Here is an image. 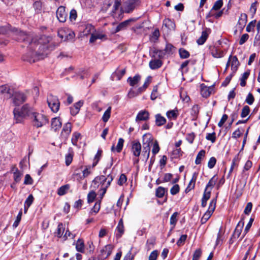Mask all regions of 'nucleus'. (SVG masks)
I'll list each match as a JSON object with an SVG mask.
<instances>
[{"label": "nucleus", "instance_id": "obj_17", "mask_svg": "<svg viewBox=\"0 0 260 260\" xmlns=\"http://www.w3.org/2000/svg\"><path fill=\"white\" fill-rule=\"evenodd\" d=\"M124 233V228L122 219H120L118 222V225L115 230V237L116 239H119Z\"/></svg>", "mask_w": 260, "mask_h": 260}, {"label": "nucleus", "instance_id": "obj_47", "mask_svg": "<svg viewBox=\"0 0 260 260\" xmlns=\"http://www.w3.org/2000/svg\"><path fill=\"white\" fill-rule=\"evenodd\" d=\"M253 221H254V218L252 217H251L249 219L248 223L247 224L246 227L245 228L243 235H242V237L240 238V240H242V239L244 237V236L248 232L250 228L251 227V225L252 224Z\"/></svg>", "mask_w": 260, "mask_h": 260}, {"label": "nucleus", "instance_id": "obj_48", "mask_svg": "<svg viewBox=\"0 0 260 260\" xmlns=\"http://www.w3.org/2000/svg\"><path fill=\"white\" fill-rule=\"evenodd\" d=\"M166 115L169 119H176L178 116V113L177 110H173L168 111L167 112Z\"/></svg>", "mask_w": 260, "mask_h": 260}, {"label": "nucleus", "instance_id": "obj_32", "mask_svg": "<svg viewBox=\"0 0 260 260\" xmlns=\"http://www.w3.org/2000/svg\"><path fill=\"white\" fill-rule=\"evenodd\" d=\"M95 31V27L90 24H87L85 26V28L83 30L84 36H88Z\"/></svg>", "mask_w": 260, "mask_h": 260}, {"label": "nucleus", "instance_id": "obj_56", "mask_svg": "<svg viewBox=\"0 0 260 260\" xmlns=\"http://www.w3.org/2000/svg\"><path fill=\"white\" fill-rule=\"evenodd\" d=\"M178 214L179 213L177 212H175L171 215L170 217V224L173 225V228H174L177 223V217L178 215Z\"/></svg>", "mask_w": 260, "mask_h": 260}, {"label": "nucleus", "instance_id": "obj_3", "mask_svg": "<svg viewBox=\"0 0 260 260\" xmlns=\"http://www.w3.org/2000/svg\"><path fill=\"white\" fill-rule=\"evenodd\" d=\"M141 3V0H129L125 3L123 7L120 8V14L119 15V17L120 15L124 13H131L136 8L139 6Z\"/></svg>", "mask_w": 260, "mask_h": 260}, {"label": "nucleus", "instance_id": "obj_62", "mask_svg": "<svg viewBox=\"0 0 260 260\" xmlns=\"http://www.w3.org/2000/svg\"><path fill=\"white\" fill-rule=\"evenodd\" d=\"M34 200L33 196L31 194H29L25 201L24 206H27V208H29L32 204Z\"/></svg>", "mask_w": 260, "mask_h": 260}, {"label": "nucleus", "instance_id": "obj_19", "mask_svg": "<svg viewBox=\"0 0 260 260\" xmlns=\"http://www.w3.org/2000/svg\"><path fill=\"white\" fill-rule=\"evenodd\" d=\"M83 105V101L81 100L75 103L73 106L70 107L71 114L73 116H75L77 114Z\"/></svg>", "mask_w": 260, "mask_h": 260}, {"label": "nucleus", "instance_id": "obj_42", "mask_svg": "<svg viewBox=\"0 0 260 260\" xmlns=\"http://www.w3.org/2000/svg\"><path fill=\"white\" fill-rule=\"evenodd\" d=\"M205 154L206 151L205 150H201L198 152L195 160V164L196 165L201 164L202 159L205 156Z\"/></svg>", "mask_w": 260, "mask_h": 260}, {"label": "nucleus", "instance_id": "obj_28", "mask_svg": "<svg viewBox=\"0 0 260 260\" xmlns=\"http://www.w3.org/2000/svg\"><path fill=\"white\" fill-rule=\"evenodd\" d=\"M141 76L137 74L133 77H129L128 78L127 81L131 86H134L136 85L140 81Z\"/></svg>", "mask_w": 260, "mask_h": 260}, {"label": "nucleus", "instance_id": "obj_46", "mask_svg": "<svg viewBox=\"0 0 260 260\" xmlns=\"http://www.w3.org/2000/svg\"><path fill=\"white\" fill-rule=\"evenodd\" d=\"M103 153V151L102 149H99L96 152V154H95L94 158V161L92 164V168L94 167L99 162V160H100L102 154Z\"/></svg>", "mask_w": 260, "mask_h": 260}, {"label": "nucleus", "instance_id": "obj_37", "mask_svg": "<svg viewBox=\"0 0 260 260\" xmlns=\"http://www.w3.org/2000/svg\"><path fill=\"white\" fill-rule=\"evenodd\" d=\"M151 80H152L151 76H148L147 77V78L146 79L145 81L144 84L143 85V86L141 87H140L138 88V92L139 93H142L144 91H145L146 89H147V88L148 87L150 83L151 82Z\"/></svg>", "mask_w": 260, "mask_h": 260}, {"label": "nucleus", "instance_id": "obj_10", "mask_svg": "<svg viewBox=\"0 0 260 260\" xmlns=\"http://www.w3.org/2000/svg\"><path fill=\"white\" fill-rule=\"evenodd\" d=\"M56 17L60 22H65L68 18V13L66 11V7L61 6L58 8L56 12Z\"/></svg>", "mask_w": 260, "mask_h": 260}, {"label": "nucleus", "instance_id": "obj_26", "mask_svg": "<svg viewBox=\"0 0 260 260\" xmlns=\"http://www.w3.org/2000/svg\"><path fill=\"white\" fill-rule=\"evenodd\" d=\"M143 146H150L153 142V138L150 134H146L143 136L142 140Z\"/></svg>", "mask_w": 260, "mask_h": 260}, {"label": "nucleus", "instance_id": "obj_7", "mask_svg": "<svg viewBox=\"0 0 260 260\" xmlns=\"http://www.w3.org/2000/svg\"><path fill=\"white\" fill-rule=\"evenodd\" d=\"M47 103L51 111L57 112L60 107V103L57 96L50 94L47 97Z\"/></svg>", "mask_w": 260, "mask_h": 260}, {"label": "nucleus", "instance_id": "obj_9", "mask_svg": "<svg viewBox=\"0 0 260 260\" xmlns=\"http://www.w3.org/2000/svg\"><path fill=\"white\" fill-rule=\"evenodd\" d=\"M12 32L16 36L15 39L20 42H26L29 40V36L24 31L17 28L14 27L12 29Z\"/></svg>", "mask_w": 260, "mask_h": 260}, {"label": "nucleus", "instance_id": "obj_38", "mask_svg": "<svg viewBox=\"0 0 260 260\" xmlns=\"http://www.w3.org/2000/svg\"><path fill=\"white\" fill-rule=\"evenodd\" d=\"M121 6L120 0H115L114 5L113 6V9L111 11V15L113 17H117L116 11L119 9Z\"/></svg>", "mask_w": 260, "mask_h": 260}, {"label": "nucleus", "instance_id": "obj_51", "mask_svg": "<svg viewBox=\"0 0 260 260\" xmlns=\"http://www.w3.org/2000/svg\"><path fill=\"white\" fill-rule=\"evenodd\" d=\"M150 151V146H143L142 151V156L147 160L149 157Z\"/></svg>", "mask_w": 260, "mask_h": 260}, {"label": "nucleus", "instance_id": "obj_33", "mask_svg": "<svg viewBox=\"0 0 260 260\" xmlns=\"http://www.w3.org/2000/svg\"><path fill=\"white\" fill-rule=\"evenodd\" d=\"M250 70H247L245 72H244L242 75L241 78H240V85L242 87H245L246 85V80L248 79L250 75Z\"/></svg>", "mask_w": 260, "mask_h": 260}, {"label": "nucleus", "instance_id": "obj_60", "mask_svg": "<svg viewBox=\"0 0 260 260\" xmlns=\"http://www.w3.org/2000/svg\"><path fill=\"white\" fill-rule=\"evenodd\" d=\"M254 102V97L253 94L249 92L245 99V102L249 105H251Z\"/></svg>", "mask_w": 260, "mask_h": 260}, {"label": "nucleus", "instance_id": "obj_53", "mask_svg": "<svg viewBox=\"0 0 260 260\" xmlns=\"http://www.w3.org/2000/svg\"><path fill=\"white\" fill-rule=\"evenodd\" d=\"M250 112V109L249 107L247 105L244 106L241 110V117L242 118L246 117L249 114Z\"/></svg>", "mask_w": 260, "mask_h": 260}, {"label": "nucleus", "instance_id": "obj_39", "mask_svg": "<svg viewBox=\"0 0 260 260\" xmlns=\"http://www.w3.org/2000/svg\"><path fill=\"white\" fill-rule=\"evenodd\" d=\"M211 196V190H209V191H204L203 196L202 198V203L201 206L202 207L204 208L207 205V202L210 199Z\"/></svg>", "mask_w": 260, "mask_h": 260}, {"label": "nucleus", "instance_id": "obj_13", "mask_svg": "<svg viewBox=\"0 0 260 260\" xmlns=\"http://www.w3.org/2000/svg\"><path fill=\"white\" fill-rule=\"evenodd\" d=\"M247 21V15L245 13H242L240 15L239 19L238 20L237 26L238 28L239 29L240 32H241Z\"/></svg>", "mask_w": 260, "mask_h": 260}, {"label": "nucleus", "instance_id": "obj_61", "mask_svg": "<svg viewBox=\"0 0 260 260\" xmlns=\"http://www.w3.org/2000/svg\"><path fill=\"white\" fill-rule=\"evenodd\" d=\"M206 139L207 140L210 141L212 143H214L216 141V134L215 132L212 133H207L206 136Z\"/></svg>", "mask_w": 260, "mask_h": 260}, {"label": "nucleus", "instance_id": "obj_21", "mask_svg": "<svg viewBox=\"0 0 260 260\" xmlns=\"http://www.w3.org/2000/svg\"><path fill=\"white\" fill-rule=\"evenodd\" d=\"M218 180V177L216 175H214L209 181L207 184L204 191H209L212 190V188L215 185Z\"/></svg>", "mask_w": 260, "mask_h": 260}, {"label": "nucleus", "instance_id": "obj_57", "mask_svg": "<svg viewBox=\"0 0 260 260\" xmlns=\"http://www.w3.org/2000/svg\"><path fill=\"white\" fill-rule=\"evenodd\" d=\"M64 230V229L63 228L62 223H59L57 226V232L56 233V236L60 238L63 235Z\"/></svg>", "mask_w": 260, "mask_h": 260}, {"label": "nucleus", "instance_id": "obj_1", "mask_svg": "<svg viewBox=\"0 0 260 260\" xmlns=\"http://www.w3.org/2000/svg\"><path fill=\"white\" fill-rule=\"evenodd\" d=\"M34 112L32 108L27 104L24 105L21 108H15L13 110L15 122H22L26 117L31 116Z\"/></svg>", "mask_w": 260, "mask_h": 260}, {"label": "nucleus", "instance_id": "obj_23", "mask_svg": "<svg viewBox=\"0 0 260 260\" xmlns=\"http://www.w3.org/2000/svg\"><path fill=\"white\" fill-rule=\"evenodd\" d=\"M125 69H123L121 70H119L118 69H117L116 71L112 74L111 78L113 80H114L115 78H116V80L119 81L121 80L122 77L125 75Z\"/></svg>", "mask_w": 260, "mask_h": 260}, {"label": "nucleus", "instance_id": "obj_2", "mask_svg": "<svg viewBox=\"0 0 260 260\" xmlns=\"http://www.w3.org/2000/svg\"><path fill=\"white\" fill-rule=\"evenodd\" d=\"M31 119L32 125L37 128L41 127L49 122V119L46 115L36 112L32 113Z\"/></svg>", "mask_w": 260, "mask_h": 260}, {"label": "nucleus", "instance_id": "obj_22", "mask_svg": "<svg viewBox=\"0 0 260 260\" xmlns=\"http://www.w3.org/2000/svg\"><path fill=\"white\" fill-rule=\"evenodd\" d=\"M12 171L13 172L14 181L15 183H19L21 181V177L23 175L22 173H21L15 166H14L12 168Z\"/></svg>", "mask_w": 260, "mask_h": 260}, {"label": "nucleus", "instance_id": "obj_41", "mask_svg": "<svg viewBox=\"0 0 260 260\" xmlns=\"http://www.w3.org/2000/svg\"><path fill=\"white\" fill-rule=\"evenodd\" d=\"M70 185L69 184L62 185L57 190V194L59 196H63L67 193L68 190L70 189Z\"/></svg>", "mask_w": 260, "mask_h": 260}, {"label": "nucleus", "instance_id": "obj_11", "mask_svg": "<svg viewBox=\"0 0 260 260\" xmlns=\"http://www.w3.org/2000/svg\"><path fill=\"white\" fill-rule=\"evenodd\" d=\"M142 151L141 144L138 140L132 142L131 151L136 157H139Z\"/></svg>", "mask_w": 260, "mask_h": 260}, {"label": "nucleus", "instance_id": "obj_63", "mask_svg": "<svg viewBox=\"0 0 260 260\" xmlns=\"http://www.w3.org/2000/svg\"><path fill=\"white\" fill-rule=\"evenodd\" d=\"M77 17V13L75 9H72L70 12L69 19L71 21H74Z\"/></svg>", "mask_w": 260, "mask_h": 260}, {"label": "nucleus", "instance_id": "obj_15", "mask_svg": "<svg viewBox=\"0 0 260 260\" xmlns=\"http://www.w3.org/2000/svg\"><path fill=\"white\" fill-rule=\"evenodd\" d=\"M198 172H194L192 174V178L189 181L187 187L185 189V192L188 193L191 190L193 189L195 187L196 182L198 176Z\"/></svg>", "mask_w": 260, "mask_h": 260}, {"label": "nucleus", "instance_id": "obj_14", "mask_svg": "<svg viewBox=\"0 0 260 260\" xmlns=\"http://www.w3.org/2000/svg\"><path fill=\"white\" fill-rule=\"evenodd\" d=\"M136 20V18H131L120 23L116 27L115 33L126 29L131 22H135Z\"/></svg>", "mask_w": 260, "mask_h": 260}, {"label": "nucleus", "instance_id": "obj_18", "mask_svg": "<svg viewBox=\"0 0 260 260\" xmlns=\"http://www.w3.org/2000/svg\"><path fill=\"white\" fill-rule=\"evenodd\" d=\"M113 246L111 244H108L104 246L101 250V255L103 258H107L112 253Z\"/></svg>", "mask_w": 260, "mask_h": 260}, {"label": "nucleus", "instance_id": "obj_43", "mask_svg": "<svg viewBox=\"0 0 260 260\" xmlns=\"http://www.w3.org/2000/svg\"><path fill=\"white\" fill-rule=\"evenodd\" d=\"M211 93V89L210 87L204 86L201 88V94L204 98H208Z\"/></svg>", "mask_w": 260, "mask_h": 260}, {"label": "nucleus", "instance_id": "obj_5", "mask_svg": "<svg viewBox=\"0 0 260 260\" xmlns=\"http://www.w3.org/2000/svg\"><path fill=\"white\" fill-rule=\"evenodd\" d=\"M58 36L62 40L66 41L72 40L75 38V34L69 28H62L58 30Z\"/></svg>", "mask_w": 260, "mask_h": 260}, {"label": "nucleus", "instance_id": "obj_36", "mask_svg": "<svg viewBox=\"0 0 260 260\" xmlns=\"http://www.w3.org/2000/svg\"><path fill=\"white\" fill-rule=\"evenodd\" d=\"M72 124L70 122H67L66 123L62 130V135H65L66 137H68L72 131Z\"/></svg>", "mask_w": 260, "mask_h": 260}, {"label": "nucleus", "instance_id": "obj_49", "mask_svg": "<svg viewBox=\"0 0 260 260\" xmlns=\"http://www.w3.org/2000/svg\"><path fill=\"white\" fill-rule=\"evenodd\" d=\"M179 54L180 57L182 59H186L189 57V52L184 48L179 49Z\"/></svg>", "mask_w": 260, "mask_h": 260}, {"label": "nucleus", "instance_id": "obj_25", "mask_svg": "<svg viewBox=\"0 0 260 260\" xmlns=\"http://www.w3.org/2000/svg\"><path fill=\"white\" fill-rule=\"evenodd\" d=\"M61 126V122L58 117H55L51 119V128L54 131L58 130Z\"/></svg>", "mask_w": 260, "mask_h": 260}, {"label": "nucleus", "instance_id": "obj_27", "mask_svg": "<svg viewBox=\"0 0 260 260\" xmlns=\"http://www.w3.org/2000/svg\"><path fill=\"white\" fill-rule=\"evenodd\" d=\"M162 62L159 59H153L150 61L149 66L152 70H156L160 68Z\"/></svg>", "mask_w": 260, "mask_h": 260}, {"label": "nucleus", "instance_id": "obj_54", "mask_svg": "<svg viewBox=\"0 0 260 260\" xmlns=\"http://www.w3.org/2000/svg\"><path fill=\"white\" fill-rule=\"evenodd\" d=\"M35 53L34 52H30V55L27 56V55H24L22 56V59L24 61H27L29 62H34L35 61L34 58Z\"/></svg>", "mask_w": 260, "mask_h": 260}, {"label": "nucleus", "instance_id": "obj_35", "mask_svg": "<svg viewBox=\"0 0 260 260\" xmlns=\"http://www.w3.org/2000/svg\"><path fill=\"white\" fill-rule=\"evenodd\" d=\"M163 26H165L170 30L174 29L175 28V24L174 22L169 18H166L164 20Z\"/></svg>", "mask_w": 260, "mask_h": 260}, {"label": "nucleus", "instance_id": "obj_58", "mask_svg": "<svg viewBox=\"0 0 260 260\" xmlns=\"http://www.w3.org/2000/svg\"><path fill=\"white\" fill-rule=\"evenodd\" d=\"M124 142V140L122 138H119L118 139V143L116 147V151L118 153H119L121 151L123 146Z\"/></svg>", "mask_w": 260, "mask_h": 260}, {"label": "nucleus", "instance_id": "obj_64", "mask_svg": "<svg viewBox=\"0 0 260 260\" xmlns=\"http://www.w3.org/2000/svg\"><path fill=\"white\" fill-rule=\"evenodd\" d=\"M202 255V250L201 249H198L193 253L192 260H199Z\"/></svg>", "mask_w": 260, "mask_h": 260}, {"label": "nucleus", "instance_id": "obj_59", "mask_svg": "<svg viewBox=\"0 0 260 260\" xmlns=\"http://www.w3.org/2000/svg\"><path fill=\"white\" fill-rule=\"evenodd\" d=\"M160 148L158 145V143L157 141H155L153 145V147L152 149V153L153 155V156H155V155L158 153L159 151Z\"/></svg>", "mask_w": 260, "mask_h": 260}, {"label": "nucleus", "instance_id": "obj_34", "mask_svg": "<svg viewBox=\"0 0 260 260\" xmlns=\"http://www.w3.org/2000/svg\"><path fill=\"white\" fill-rule=\"evenodd\" d=\"M155 124L157 126H161L166 123V119L162 116L160 114H157L155 116Z\"/></svg>", "mask_w": 260, "mask_h": 260}, {"label": "nucleus", "instance_id": "obj_8", "mask_svg": "<svg viewBox=\"0 0 260 260\" xmlns=\"http://www.w3.org/2000/svg\"><path fill=\"white\" fill-rule=\"evenodd\" d=\"M244 224V221L243 219H241L237 224L234 232L230 240V243L232 244L235 240L237 239L240 236L243 226Z\"/></svg>", "mask_w": 260, "mask_h": 260}, {"label": "nucleus", "instance_id": "obj_40", "mask_svg": "<svg viewBox=\"0 0 260 260\" xmlns=\"http://www.w3.org/2000/svg\"><path fill=\"white\" fill-rule=\"evenodd\" d=\"M76 250L80 252H84V243L83 239H79L76 244Z\"/></svg>", "mask_w": 260, "mask_h": 260}, {"label": "nucleus", "instance_id": "obj_30", "mask_svg": "<svg viewBox=\"0 0 260 260\" xmlns=\"http://www.w3.org/2000/svg\"><path fill=\"white\" fill-rule=\"evenodd\" d=\"M231 69L232 70L235 72L238 70L239 66H240V62L238 59V58L236 56H233L232 55V58H231Z\"/></svg>", "mask_w": 260, "mask_h": 260}, {"label": "nucleus", "instance_id": "obj_4", "mask_svg": "<svg viewBox=\"0 0 260 260\" xmlns=\"http://www.w3.org/2000/svg\"><path fill=\"white\" fill-rule=\"evenodd\" d=\"M113 180V177L111 174H109L107 177L104 175H101L96 177L92 181V183L94 187H98L100 185H101V188H104L110 180V184Z\"/></svg>", "mask_w": 260, "mask_h": 260}, {"label": "nucleus", "instance_id": "obj_29", "mask_svg": "<svg viewBox=\"0 0 260 260\" xmlns=\"http://www.w3.org/2000/svg\"><path fill=\"white\" fill-rule=\"evenodd\" d=\"M168 189L162 186H159L156 189L155 196L158 198L164 197L165 194L167 195Z\"/></svg>", "mask_w": 260, "mask_h": 260}, {"label": "nucleus", "instance_id": "obj_6", "mask_svg": "<svg viewBox=\"0 0 260 260\" xmlns=\"http://www.w3.org/2000/svg\"><path fill=\"white\" fill-rule=\"evenodd\" d=\"M216 199H213L210 201L208 210L204 213V214L203 215V217L201 219V224H203L205 223L210 218L212 213L215 210L216 207Z\"/></svg>", "mask_w": 260, "mask_h": 260}, {"label": "nucleus", "instance_id": "obj_12", "mask_svg": "<svg viewBox=\"0 0 260 260\" xmlns=\"http://www.w3.org/2000/svg\"><path fill=\"white\" fill-rule=\"evenodd\" d=\"M27 99L26 95L22 92H16L13 98V102L15 106H19L24 103Z\"/></svg>", "mask_w": 260, "mask_h": 260}, {"label": "nucleus", "instance_id": "obj_50", "mask_svg": "<svg viewBox=\"0 0 260 260\" xmlns=\"http://www.w3.org/2000/svg\"><path fill=\"white\" fill-rule=\"evenodd\" d=\"M81 138V134L76 132L73 134L71 139L72 143L74 146H77V142L79 138Z\"/></svg>", "mask_w": 260, "mask_h": 260}, {"label": "nucleus", "instance_id": "obj_52", "mask_svg": "<svg viewBox=\"0 0 260 260\" xmlns=\"http://www.w3.org/2000/svg\"><path fill=\"white\" fill-rule=\"evenodd\" d=\"M111 107H109L106 111L104 112L102 117V120L104 122H107L111 116Z\"/></svg>", "mask_w": 260, "mask_h": 260}, {"label": "nucleus", "instance_id": "obj_24", "mask_svg": "<svg viewBox=\"0 0 260 260\" xmlns=\"http://www.w3.org/2000/svg\"><path fill=\"white\" fill-rule=\"evenodd\" d=\"M210 52L214 58H221L224 56L223 51L214 46L210 48Z\"/></svg>", "mask_w": 260, "mask_h": 260}, {"label": "nucleus", "instance_id": "obj_55", "mask_svg": "<svg viewBox=\"0 0 260 260\" xmlns=\"http://www.w3.org/2000/svg\"><path fill=\"white\" fill-rule=\"evenodd\" d=\"M174 47L171 44H166L164 51L166 55H170L173 54Z\"/></svg>", "mask_w": 260, "mask_h": 260}, {"label": "nucleus", "instance_id": "obj_44", "mask_svg": "<svg viewBox=\"0 0 260 260\" xmlns=\"http://www.w3.org/2000/svg\"><path fill=\"white\" fill-rule=\"evenodd\" d=\"M14 27H12L10 24H8L5 26H0V34L5 35L11 31L12 29Z\"/></svg>", "mask_w": 260, "mask_h": 260}, {"label": "nucleus", "instance_id": "obj_16", "mask_svg": "<svg viewBox=\"0 0 260 260\" xmlns=\"http://www.w3.org/2000/svg\"><path fill=\"white\" fill-rule=\"evenodd\" d=\"M211 32V29L210 28H206L202 32L201 36L197 40V43L199 45H202L205 43L207 40L209 34Z\"/></svg>", "mask_w": 260, "mask_h": 260}, {"label": "nucleus", "instance_id": "obj_45", "mask_svg": "<svg viewBox=\"0 0 260 260\" xmlns=\"http://www.w3.org/2000/svg\"><path fill=\"white\" fill-rule=\"evenodd\" d=\"M0 92L2 94H8L9 95V96H11L12 95V92L9 86L6 84L0 86Z\"/></svg>", "mask_w": 260, "mask_h": 260}, {"label": "nucleus", "instance_id": "obj_31", "mask_svg": "<svg viewBox=\"0 0 260 260\" xmlns=\"http://www.w3.org/2000/svg\"><path fill=\"white\" fill-rule=\"evenodd\" d=\"M74 156V151L72 148H69L68 149V153L66 155V165L69 166L72 162Z\"/></svg>", "mask_w": 260, "mask_h": 260}, {"label": "nucleus", "instance_id": "obj_20", "mask_svg": "<svg viewBox=\"0 0 260 260\" xmlns=\"http://www.w3.org/2000/svg\"><path fill=\"white\" fill-rule=\"evenodd\" d=\"M149 118V113L146 110H141L137 114L136 121H146Z\"/></svg>", "mask_w": 260, "mask_h": 260}]
</instances>
